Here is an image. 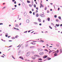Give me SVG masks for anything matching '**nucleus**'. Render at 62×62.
<instances>
[{"label": "nucleus", "instance_id": "nucleus-1", "mask_svg": "<svg viewBox=\"0 0 62 62\" xmlns=\"http://www.w3.org/2000/svg\"><path fill=\"white\" fill-rule=\"evenodd\" d=\"M30 52H27L26 54V55L27 56H28L30 55Z\"/></svg>", "mask_w": 62, "mask_h": 62}, {"label": "nucleus", "instance_id": "nucleus-2", "mask_svg": "<svg viewBox=\"0 0 62 62\" xmlns=\"http://www.w3.org/2000/svg\"><path fill=\"white\" fill-rule=\"evenodd\" d=\"M40 16L41 17H45V16L44 15H43L42 14H40Z\"/></svg>", "mask_w": 62, "mask_h": 62}, {"label": "nucleus", "instance_id": "nucleus-3", "mask_svg": "<svg viewBox=\"0 0 62 62\" xmlns=\"http://www.w3.org/2000/svg\"><path fill=\"white\" fill-rule=\"evenodd\" d=\"M38 51H39V52H40L41 51H42L43 50V49H41L40 48H38Z\"/></svg>", "mask_w": 62, "mask_h": 62}, {"label": "nucleus", "instance_id": "nucleus-4", "mask_svg": "<svg viewBox=\"0 0 62 62\" xmlns=\"http://www.w3.org/2000/svg\"><path fill=\"white\" fill-rule=\"evenodd\" d=\"M38 20L39 21V23H40L41 21V19L39 18H38Z\"/></svg>", "mask_w": 62, "mask_h": 62}, {"label": "nucleus", "instance_id": "nucleus-5", "mask_svg": "<svg viewBox=\"0 0 62 62\" xmlns=\"http://www.w3.org/2000/svg\"><path fill=\"white\" fill-rule=\"evenodd\" d=\"M39 54H40V55H43V54H44V53H43V52H42V53H40Z\"/></svg>", "mask_w": 62, "mask_h": 62}, {"label": "nucleus", "instance_id": "nucleus-6", "mask_svg": "<svg viewBox=\"0 0 62 62\" xmlns=\"http://www.w3.org/2000/svg\"><path fill=\"white\" fill-rule=\"evenodd\" d=\"M29 7H32V6H33V4H32V5L31 4H29Z\"/></svg>", "mask_w": 62, "mask_h": 62}, {"label": "nucleus", "instance_id": "nucleus-7", "mask_svg": "<svg viewBox=\"0 0 62 62\" xmlns=\"http://www.w3.org/2000/svg\"><path fill=\"white\" fill-rule=\"evenodd\" d=\"M26 23H28L29 22V19H27L26 21Z\"/></svg>", "mask_w": 62, "mask_h": 62}, {"label": "nucleus", "instance_id": "nucleus-8", "mask_svg": "<svg viewBox=\"0 0 62 62\" xmlns=\"http://www.w3.org/2000/svg\"><path fill=\"white\" fill-rule=\"evenodd\" d=\"M15 26L16 27H19V26L18 24H16Z\"/></svg>", "mask_w": 62, "mask_h": 62}, {"label": "nucleus", "instance_id": "nucleus-9", "mask_svg": "<svg viewBox=\"0 0 62 62\" xmlns=\"http://www.w3.org/2000/svg\"><path fill=\"white\" fill-rule=\"evenodd\" d=\"M32 59H33V60H34V59H36V57H32Z\"/></svg>", "mask_w": 62, "mask_h": 62}, {"label": "nucleus", "instance_id": "nucleus-10", "mask_svg": "<svg viewBox=\"0 0 62 62\" xmlns=\"http://www.w3.org/2000/svg\"><path fill=\"white\" fill-rule=\"evenodd\" d=\"M57 54H56V53H55L54 54V56H57Z\"/></svg>", "mask_w": 62, "mask_h": 62}, {"label": "nucleus", "instance_id": "nucleus-11", "mask_svg": "<svg viewBox=\"0 0 62 62\" xmlns=\"http://www.w3.org/2000/svg\"><path fill=\"white\" fill-rule=\"evenodd\" d=\"M47 57V56H46V55L43 58H46Z\"/></svg>", "mask_w": 62, "mask_h": 62}, {"label": "nucleus", "instance_id": "nucleus-12", "mask_svg": "<svg viewBox=\"0 0 62 62\" xmlns=\"http://www.w3.org/2000/svg\"><path fill=\"white\" fill-rule=\"evenodd\" d=\"M47 59L48 60H50L51 59V58L49 57H47Z\"/></svg>", "mask_w": 62, "mask_h": 62}, {"label": "nucleus", "instance_id": "nucleus-13", "mask_svg": "<svg viewBox=\"0 0 62 62\" xmlns=\"http://www.w3.org/2000/svg\"><path fill=\"white\" fill-rule=\"evenodd\" d=\"M19 58H21V59H22L23 60V57H22V56L20 57Z\"/></svg>", "mask_w": 62, "mask_h": 62}, {"label": "nucleus", "instance_id": "nucleus-14", "mask_svg": "<svg viewBox=\"0 0 62 62\" xmlns=\"http://www.w3.org/2000/svg\"><path fill=\"white\" fill-rule=\"evenodd\" d=\"M39 60H40V61H42V59L41 58L38 59Z\"/></svg>", "mask_w": 62, "mask_h": 62}, {"label": "nucleus", "instance_id": "nucleus-15", "mask_svg": "<svg viewBox=\"0 0 62 62\" xmlns=\"http://www.w3.org/2000/svg\"><path fill=\"white\" fill-rule=\"evenodd\" d=\"M28 44H26L25 45V46L26 47H28Z\"/></svg>", "mask_w": 62, "mask_h": 62}, {"label": "nucleus", "instance_id": "nucleus-16", "mask_svg": "<svg viewBox=\"0 0 62 62\" xmlns=\"http://www.w3.org/2000/svg\"><path fill=\"white\" fill-rule=\"evenodd\" d=\"M27 3H30V1L29 0H27Z\"/></svg>", "mask_w": 62, "mask_h": 62}, {"label": "nucleus", "instance_id": "nucleus-17", "mask_svg": "<svg viewBox=\"0 0 62 62\" xmlns=\"http://www.w3.org/2000/svg\"><path fill=\"white\" fill-rule=\"evenodd\" d=\"M50 19L49 17L48 18H47V21H50Z\"/></svg>", "mask_w": 62, "mask_h": 62}, {"label": "nucleus", "instance_id": "nucleus-18", "mask_svg": "<svg viewBox=\"0 0 62 62\" xmlns=\"http://www.w3.org/2000/svg\"><path fill=\"white\" fill-rule=\"evenodd\" d=\"M56 26L58 27V26H59L60 25L59 24H56Z\"/></svg>", "mask_w": 62, "mask_h": 62}, {"label": "nucleus", "instance_id": "nucleus-19", "mask_svg": "<svg viewBox=\"0 0 62 62\" xmlns=\"http://www.w3.org/2000/svg\"><path fill=\"white\" fill-rule=\"evenodd\" d=\"M18 37H19V36L18 35H16V36L15 38H17Z\"/></svg>", "mask_w": 62, "mask_h": 62}, {"label": "nucleus", "instance_id": "nucleus-20", "mask_svg": "<svg viewBox=\"0 0 62 62\" xmlns=\"http://www.w3.org/2000/svg\"><path fill=\"white\" fill-rule=\"evenodd\" d=\"M56 46H59V43L57 44H56Z\"/></svg>", "mask_w": 62, "mask_h": 62}, {"label": "nucleus", "instance_id": "nucleus-21", "mask_svg": "<svg viewBox=\"0 0 62 62\" xmlns=\"http://www.w3.org/2000/svg\"><path fill=\"white\" fill-rule=\"evenodd\" d=\"M36 16L37 17H38V16H39V14H36Z\"/></svg>", "mask_w": 62, "mask_h": 62}, {"label": "nucleus", "instance_id": "nucleus-22", "mask_svg": "<svg viewBox=\"0 0 62 62\" xmlns=\"http://www.w3.org/2000/svg\"><path fill=\"white\" fill-rule=\"evenodd\" d=\"M14 28V29H16V30H19V29H18L16 28Z\"/></svg>", "mask_w": 62, "mask_h": 62}, {"label": "nucleus", "instance_id": "nucleus-23", "mask_svg": "<svg viewBox=\"0 0 62 62\" xmlns=\"http://www.w3.org/2000/svg\"><path fill=\"white\" fill-rule=\"evenodd\" d=\"M40 6H41L42 7H43V5L41 4H40Z\"/></svg>", "mask_w": 62, "mask_h": 62}, {"label": "nucleus", "instance_id": "nucleus-24", "mask_svg": "<svg viewBox=\"0 0 62 62\" xmlns=\"http://www.w3.org/2000/svg\"><path fill=\"white\" fill-rule=\"evenodd\" d=\"M58 18L59 19H60V20H61V17L60 16Z\"/></svg>", "mask_w": 62, "mask_h": 62}, {"label": "nucleus", "instance_id": "nucleus-25", "mask_svg": "<svg viewBox=\"0 0 62 62\" xmlns=\"http://www.w3.org/2000/svg\"><path fill=\"white\" fill-rule=\"evenodd\" d=\"M34 8H36V5L35 4H34Z\"/></svg>", "mask_w": 62, "mask_h": 62}, {"label": "nucleus", "instance_id": "nucleus-26", "mask_svg": "<svg viewBox=\"0 0 62 62\" xmlns=\"http://www.w3.org/2000/svg\"><path fill=\"white\" fill-rule=\"evenodd\" d=\"M59 52V51H58V50H57L56 51V53H58Z\"/></svg>", "mask_w": 62, "mask_h": 62}, {"label": "nucleus", "instance_id": "nucleus-27", "mask_svg": "<svg viewBox=\"0 0 62 62\" xmlns=\"http://www.w3.org/2000/svg\"><path fill=\"white\" fill-rule=\"evenodd\" d=\"M41 42H44V41L43 40H41L40 41Z\"/></svg>", "mask_w": 62, "mask_h": 62}, {"label": "nucleus", "instance_id": "nucleus-28", "mask_svg": "<svg viewBox=\"0 0 62 62\" xmlns=\"http://www.w3.org/2000/svg\"><path fill=\"white\" fill-rule=\"evenodd\" d=\"M57 17V16H56V15H55L54 16V17H55V18H56Z\"/></svg>", "mask_w": 62, "mask_h": 62}, {"label": "nucleus", "instance_id": "nucleus-29", "mask_svg": "<svg viewBox=\"0 0 62 62\" xmlns=\"http://www.w3.org/2000/svg\"><path fill=\"white\" fill-rule=\"evenodd\" d=\"M12 39H15V38L14 37H12Z\"/></svg>", "mask_w": 62, "mask_h": 62}, {"label": "nucleus", "instance_id": "nucleus-30", "mask_svg": "<svg viewBox=\"0 0 62 62\" xmlns=\"http://www.w3.org/2000/svg\"><path fill=\"white\" fill-rule=\"evenodd\" d=\"M24 15L25 16L26 15V13H24Z\"/></svg>", "mask_w": 62, "mask_h": 62}, {"label": "nucleus", "instance_id": "nucleus-31", "mask_svg": "<svg viewBox=\"0 0 62 62\" xmlns=\"http://www.w3.org/2000/svg\"><path fill=\"white\" fill-rule=\"evenodd\" d=\"M56 22H58L59 21L57 19H56Z\"/></svg>", "mask_w": 62, "mask_h": 62}, {"label": "nucleus", "instance_id": "nucleus-32", "mask_svg": "<svg viewBox=\"0 0 62 62\" xmlns=\"http://www.w3.org/2000/svg\"><path fill=\"white\" fill-rule=\"evenodd\" d=\"M25 61H30V60H25Z\"/></svg>", "mask_w": 62, "mask_h": 62}, {"label": "nucleus", "instance_id": "nucleus-33", "mask_svg": "<svg viewBox=\"0 0 62 62\" xmlns=\"http://www.w3.org/2000/svg\"><path fill=\"white\" fill-rule=\"evenodd\" d=\"M60 51H61L60 53H62V49H61Z\"/></svg>", "mask_w": 62, "mask_h": 62}, {"label": "nucleus", "instance_id": "nucleus-34", "mask_svg": "<svg viewBox=\"0 0 62 62\" xmlns=\"http://www.w3.org/2000/svg\"><path fill=\"white\" fill-rule=\"evenodd\" d=\"M49 28H50V29H52V27H51V26H49Z\"/></svg>", "mask_w": 62, "mask_h": 62}, {"label": "nucleus", "instance_id": "nucleus-35", "mask_svg": "<svg viewBox=\"0 0 62 62\" xmlns=\"http://www.w3.org/2000/svg\"><path fill=\"white\" fill-rule=\"evenodd\" d=\"M29 13H32V12H31V11H30L29 12Z\"/></svg>", "mask_w": 62, "mask_h": 62}, {"label": "nucleus", "instance_id": "nucleus-36", "mask_svg": "<svg viewBox=\"0 0 62 62\" xmlns=\"http://www.w3.org/2000/svg\"><path fill=\"white\" fill-rule=\"evenodd\" d=\"M2 24H3V23H0V25H2Z\"/></svg>", "mask_w": 62, "mask_h": 62}, {"label": "nucleus", "instance_id": "nucleus-37", "mask_svg": "<svg viewBox=\"0 0 62 62\" xmlns=\"http://www.w3.org/2000/svg\"><path fill=\"white\" fill-rule=\"evenodd\" d=\"M12 57L13 58H14V59H15V58H14V57H13V55H12Z\"/></svg>", "mask_w": 62, "mask_h": 62}, {"label": "nucleus", "instance_id": "nucleus-38", "mask_svg": "<svg viewBox=\"0 0 62 62\" xmlns=\"http://www.w3.org/2000/svg\"><path fill=\"white\" fill-rule=\"evenodd\" d=\"M6 8V7H5L2 8V9H4V8Z\"/></svg>", "mask_w": 62, "mask_h": 62}, {"label": "nucleus", "instance_id": "nucleus-39", "mask_svg": "<svg viewBox=\"0 0 62 62\" xmlns=\"http://www.w3.org/2000/svg\"><path fill=\"white\" fill-rule=\"evenodd\" d=\"M27 32V31H26L24 32V33H26Z\"/></svg>", "mask_w": 62, "mask_h": 62}, {"label": "nucleus", "instance_id": "nucleus-40", "mask_svg": "<svg viewBox=\"0 0 62 62\" xmlns=\"http://www.w3.org/2000/svg\"><path fill=\"white\" fill-rule=\"evenodd\" d=\"M46 46H47L48 47L49 46V45L48 44H46Z\"/></svg>", "mask_w": 62, "mask_h": 62}, {"label": "nucleus", "instance_id": "nucleus-41", "mask_svg": "<svg viewBox=\"0 0 62 62\" xmlns=\"http://www.w3.org/2000/svg\"><path fill=\"white\" fill-rule=\"evenodd\" d=\"M6 37H8V35H5Z\"/></svg>", "mask_w": 62, "mask_h": 62}, {"label": "nucleus", "instance_id": "nucleus-42", "mask_svg": "<svg viewBox=\"0 0 62 62\" xmlns=\"http://www.w3.org/2000/svg\"><path fill=\"white\" fill-rule=\"evenodd\" d=\"M14 4H16V1H15L14 2Z\"/></svg>", "mask_w": 62, "mask_h": 62}, {"label": "nucleus", "instance_id": "nucleus-43", "mask_svg": "<svg viewBox=\"0 0 62 62\" xmlns=\"http://www.w3.org/2000/svg\"><path fill=\"white\" fill-rule=\"evenodd\" d=\"M30 48H33V46H31Z\"/></svg>", "mask_w": 62, "mask_h": 62}, {"label": "nucleus", "instance_id": "nucleus-44", "mask_svg": "<svg viewBox=\"0 0 62 62\" xmlns=\"http://www.w3.org/2000/svg\"><path fill=\"white\" fill-rule=\"evenodd\" d=\"M60 8H58V10H60Z\"/></svg>", "mask_w": 62, "mask_h": 62}, {"label": "nucleus", "instance_id": "nucleus-45", "mask_svg": "<svg viewBox=\"0 0 62 62\" xmlns=\"http://www.w3.org/2000/svg\"><path fill=\"white\" fill-rule=\"evenodd\" d=\"M36 9H37L38 10V8L37 7V8H36Z\"/></svg>", "mask_w": 62, "mask_h": 62}, {"label": "nucleus", "instance_id": "nucleus-46", "mask_svg": "<svg viewBox=\"0 0 62 62\" xmlns=\"http://www.w3.org/2000/svg\"><path fill=\"white\" fill-rule=\"evenodd\" d=\"M15 7H17V5H15Z\"/></svg>", "mask_w": 62, "mask_h": 62}, {"label": "nucleus", "instance_id": "nucleus-47", "mask_svg": "<svg viewBox=\"0 0 62 62\" xmlns=\"http://www.w3.org/2000/svg\"><path fill=\"white\" fill-rule=\"evenodd\" d=\"M1 57H4V56L3 55L1 56Z\"/></svg>", "mask_w": 62, "mask_h": 62}, {"label": "nucleus", "instance_id": "nucleus-48", "mask_svg": "<svg viewBox=\"0 0 62 62\" xmlns=\"http://www.w3.org/2000/svg\"><path fill=\"white\" fill-rule=\"evenodd\" d=\"M22 24V23H20L19 24V25H21Z\"/></svg>", "mask_w": 62, "mask_h": 62}, {"label": "nucleus", "instance_id": "nucleus-49", "mask_svg": "<svg viewBox=\"0 0 62 62\" xmlns=\"http://www.w3.org/2000/svg\"><path fill=\"white\" fill-rule=\"evenodd\" d=\"M33 14L34 15H35V12H33Z\"/></svg>", "mask_w": 62, "mask_h": 62}, {"label": "nucleus", "instance_id": "nucleus-50", "mask_svg": "<svg viewBox=\"0 0 62 62\" xmlns=\"http://www.w3.org/2000/svg\"><path fill=\"white\" fill-rule=\"evenodd\" d=\"M12 1H13V2H14V1H15V0H12Z\"/></svg>", "mask_w": 62, "mask_h": 62}, {"label": "nucleus", "instance_id": "nucleus-51", "mask_svg": "<svg viewBox=\"0 0 62 62\" xmlns=\"http://www.w3.org/2000/svg\"><path fill=\"white\" fill-rule=\"evenodd\" d=\"M15 9V8H12V9L13 10L14 9Z\"/></svg>", "mask_w": 62, "mask_h": 62}, {"label": "nucleus", "instance_id": "nucleus-52", "mask_svg": "<svg viewBox=\"0 0 62 62\" xmlns=\"http://www.w3.org/2000/svg\"><path fill=\"white\" fill-rule=\"evenodd\" d=\"M46 9H46V7L45 8V10H46Z\"/></svg>", "mask_w": 62, "mask_h": 62}, {"label": "nucleus", "instance_id": "nucleus-53", "mask_svg": "<svg viewBox=\"0 0 62 62\" xmlns=\"http://www.w3.org/2000/svg\"><path fill=\"white\" fill-rule=\"evenodd\" d=\"M39 25H41V23H40Z\"/></svg>", "mask_w": 62, "mask_h": 62}, {"label": "nucleus", "instance_id": "nucleus-54", "mask_svg": "<svg viewBox=\"0 0 62 62\" xmlns=\"http://www.w3.org/2000/svg\"><path fill=\"white\" fill-rule=\"evenodd\" d=\"M9 37H10V36H8V38H9Z\"/></svg>", "mask_w": 62, "mask_h": 62}, {"label": "nucleus", "instance_id": "nucleus-55", "mask_svg": "<svg viewBox=\"0 0 62 62\" xmlns=\"http://www.w3.org/2000/svg\"><path fill=\"white\" fill-rule=\"evenodd\" d=\"M36 12H37V13L38 12V10H36Z\"/></svg>", "mask_w": 62, "mask_h": 62}, {"label": "nucleus", "instance_id": "nucleus-56", "mask_svg": "<svg viewBox=\"0 0 62 62\" xmlns=\"http://www.w3.org/2000/svg\"><path fill=\"white\" fill-rule=\"evenodd\" d=\"M60 26H62V24H61L60 25Z\"/></svg>", "mask_w": 62, "mask_h": 62}, {"label": "nucleus", "instance_id": "nucleus-57", "mask_svg": "<svg viewBox=\"0 0 62 62\" xmlns=\"http://www.w3.org/2000/svg\"><path fill=\"white\" fill-rule=\"evenodd\" d=\"M18 5H19V6H20V5H21V4L19 3V4H18Z\"/></svg>", "mask_w": 62, "mask_h": 62}, {"label": "nucleus", "instance_id": "nucleus-58", "mask_svg": "<svg viewBox=\"0 0 62 62\" xmlns=\"http://www.w3.org/2000/svg\"><path fill=\"white\" fill-rule=\"evenodd\" d=\"M51 24H52V25H53V24H54L52 23H51Z\"/></svg>", "mask_w": 62, "mask_h": 62}, {"label": "nucleus", "instance_id": "nucleus-59", "mask_svg": "<svg viewBox=\"0 0 62 62\" xmlns=\"http://www.w3.org/2000/svg\"><path fill=\"white\" fill-rule=\"evenodd\" d=\"M45 21H44V20H43V23H44Z\"/></svg>", "mask_w": 62, "mask_h": 62}, {"label": "nucleus", "instance_id": "nucleus-60", "mask_svg": "<svg viewBox=\"0 0 62 62\" xmlns=\"http://www.w3.org/2000/svg\"><path fill=\"white\" fill-rule=\"evenodd\" d=\"M50 4H51V5H53V3H51Z\"/></svg>", "mask_w": 62, "mask_h": 62}, {"label": "nucleus", "instance_id": "nucleus-61", "mask_svg": "<svg viewBox=\"0 0 62 62\" xmlns=\"http://www.w3.org/2000/svg\"><path fill=\"white\" fill-rule=\"evenodd\" d=\"M32 11H34V9H32Z\"/></svg>", "mask_w": 62, "mask_h": 62}, {"label": "nucleus", "instance_id": "nucleus-62", "mask_svg": "<svg viewBox=\"0 0 62 62\" xmlns=\"http://www.w3.org/2000/svg\"><path fill=\"white\" fill-rule=\"evenodd\" d=\"M31 44H33V43L31 42Z\"/></svg>", "mask_w": 62, "mask_h": 62}, {"label": "nucleus", "instance_id": "nucleus-63", "mask_svg": "<svg viewBox=\"0 0 62 62\" xmlns=\"http://www.w3.org/2000/svg\"><path fill=\"white\" fill-rule=\"evenodd\" d=\"M30 32V31H28V32L29 33V32Z\"/></svg>", "mask_w": 62, "mask_h": 62}, {"label": "nucleus", "instance_id": "nucleus-64", "mask_svg": "<svg viewBox=\"0 0 62 62\" xmlns=\"http://www.w3.org/2000/svg\"><path fill=\"white\" fill-rule=\"evenodd\" d=\"M50 11H52V9H50Z\"/></svg>", "mask_w": 62, "mask_h": 62}]
</instances>
